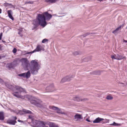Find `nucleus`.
<instances>
[{"label":"nucleus","mask_w":127,"mask_h":127,"mask_svg":"<svg viewBox=\"0 0 127 127\" xmlns=\"http://www.w3.org/2000/svg\"><path fill=\"white\" fill-rule=\"evenodd\" d=\"M22 65L25 70H28L30 67V71L32 74H37L38 71L40 68V66L37 62V60H32L31 62V65L29 63L28 61L26 58H23L21 59Z\"/></svg>","instance_id":"f257e3e1"},{"label":"nucleus","mask_w":127,"mask_h":127,"mask_svg":"<svg viewBox=\"0 0 127 127\" xmlns=\"http://www.w3.org/2000/svg\"><path fill=\"white\" fill-rule=\"evenodd\" d=\"M52 17V15L47 12H44L42 14H39L37 19L34 21L33 24L36 26L40 24L42 26L44 27L46 25V19L48 21Z\"/></svg>","instance_id":"f03ea898"},{"label":"nucleus","mask_w":127,"mask_h":127,"mask_svg":"<svg viewBox=\"0 0 127 127\" xmlns=\"http://www.w3.org/2000/svg\"><path fill=\"white\" fill-rule=\"evenodd\" d=\"M5 85L8 88L14 91L12 94L14 96L22 99L25 97V95L23 96L21 95V92H25V90L23 88L17 86H15L14 87L8 83H6Z\"/></svg>","instance_id":"7ed1b4c3"},{"label":"nucleus","mask_w":127,"mask_h":127,"mask_svg":"<svg viewBox=\"0 0 127 127\" xmlns=\"http://www.w3.org/2000/svg\"><path fill=\"white\" fill-rule=\"evenodd\" d=\"M32 123L34 127H48L46 125V123L43 121L35 120L33 121Z\"/></svg>","instance_id":"20e7f679"},{"label":"nucleus","mask_w":127,"mask_h":127,"mask_svg":"<svg viewBox=\"0 0 127 127\" xmlns=\"http://www.w3.org/2000/svg\"><path fill=\"white\" fill-rule=\"evenodd\" d=\"M42 102L40 99L37 98H35L34 100H31L30 101V102L32 104L39 107H41V104Z\"/></svg>","instance_id":"39448f33"},{"label":"nucleus","mask_w":127,"mask_h":127,"mask_svg":"<svg viewBox=\"0 0 127 127\" xmlns=\"http://www.w3.org/2000/svg\"><path fill=\"white\" fill-rule=\"evenodd\" d=\"M49 108L50 109L56 110L57 113H60L64 115L66 114V113L62 112L59 108L57 107L54 106H49Z\"/></svg>","instance_id":"423d86ee"},{"label":"nucleus","mask_w":127,"mask_h":127,"mask_svg":"<svg viewBox=\"0 0 127 127\" xmlns=\"http://www.w3.org/2000/svg\"><path fill=\"white\" fill-rule=\"evenodd\" d=\"M18 75L22 77H26L27 78H29L31 76L30 72V71H28L26 73L19 74H18Z\"/></svg>","instance_id":"0eeeda50"},{"label":"nucleus","mask_w":127,"mask_h":127,"mask_svg":"<svg viewBox=\"0 0 127 127\" xmlns=\"http://www.w3.org/2000/svg\"><path fill=\"white\" fill-rule=\"evenodd\" d=\"M44 49L40 45H38L36 48L33 51V52L40 51L42 50H44Z\"/></svg>","instance_id":"6e6552de"},{"label":"nucleus","mask_w":127,"mask_h":127,"mask_svg":"<svg viewBox=\"0 0 127 127\" xmlns=\"http://www.w3.org/2000/svg\"><path fill=\"white\" fill-rule=\"evenodd\" d=\"M83 117L82 115L78 114H76L74 116V120L75 121H77L80 119H82Z\"/></svg>","instance_id":"1a4fd4ad"},{"label":"nucleus","mask_w":127,"mask_h":127,"mask_svg":"<svg viewBox=\"0 0 127 127\" xmlns=\"http://www.w3.org/2000/svg\"><path fill=\"white\" fill-rule=\"evenodd\" d=\"M73 100L76 101H82L83 100H87V99L86 98H84L83 99H81V97L76 96L73 97Z\"/></svg>","instance_id":"9d476101"},{"label":"nucleus","mask_w":127,"mask_h":127,"mask_svg":"<svg viewBox=\"0 0 127 127\" xmlns=\"http://www.w3.org/2000/svg\"><path fill=\"white\" fill-rule=\"evenodd\" d=\"M105 120L104 119L98 117L93 122L94 123H99L100 122L103 120Z\"/></svg>","instance_id":"9b49d317"},{"label":"nucleus","mask_w":127,"mask_h":127,"mask_svg":"<svg viewBox=\"0 0 127 127\" xmlns=\"http://www.w3.org/2000/svg\"><path fill=\"white\" fill-rule=\"evenodd\" d=\"M7 13L9 17L12 20H13L14 18L12 15V11L11 10H8V11Z\"/></svg>","instance_id":"f8f14e48"},{"label":"nucleus","mask_w":127,"mask_h":127,"mask_svg":"<svg viewBox=\"0 0 127 127\" xmlns=\"http://www.w3.org/2000/svg\"><path fill=\"white\" fill-rule=\"evenodd\" d=\"M47 89L49 90L50 91V92L53 91L54 89L53 84H52L50 85L49 87H47Z\"/></svg>","instance_id":"ddd939ff"},{"label":"nucleus","mask_w":127,"mask_h":127,"mask_svg":"<svg viewBox=\"0 0 127 127\" xmlns=\"http://www.w3.org/2000/svg\"><path fill=\"white\" fill-rule=\"evenodd\" d=\"M120 55H114L111 56V57L112 59H117L118 60H120V59L119 58Z\"/></svg>","instance_id":"4468645a"},{"label":"nucleus","mask_w":127,"mask_h":127,"mask_svg":"<svg viewBox=\"0 0 127 127\" xmlns=\"http://www.w3.org/2000/svg\"><path fill=\"white\" fill-rule=\"evenodd\" d=\"M121 27L122 26H120L119 27L117 28L115 30L113 31L112 32V33L115 34H116L118 33V31L119 30H120Z\"/></svg>","instance_id":"2eb2a0df"},{"label":"nucleus","mask_w":127,"mask_h":127,"mask_svg":"<svg viewBox=\"0 0 127 127\" xmlns=\"http://www.w3.org/2000/svg\"><path fill=\"white\" fill-rule=\"evenodd\" d=\"M74 76L73 75H70L66 77L67 81H69L73 78Z\"/></svg>","instance_id":"dca6fc26"},{"label":"nucleus","mask_w":127,"mask_h":127,"mask_svg":"<svg viewBox=\"0 0 127 127\" xmlns=\"http://www.w3.org/2000/svg\"><path fill=\"white\" fill-rule=\"evenodd\" d=\"M16 122H17L16 121L12 120H10L8 121V123L9 124L12 125H15Z\"/></svg>","instance_id":"f3484780"},{"label":"nucleus","mask_w":127,"mask_h":127,"mask_svg":"<svg viewBox=\"0 0 127 127\" xmlns=\"http://www.w3.org/2000/svg\"><path fill=\"white\" fill-rule=\"evenodd\" d=\"M23 111L26 114H32V112L31 111L23 109Z\"/></svg>","instance_id":"a211bd4d"},{"label":"nucleus","mask_w":127,"mask_h":127,"mask_svg":"<svg viewBox=\"0 0 127 127\" xmlns=\"http://www.w3.org/2000/svg\"><path fill=\"white\" fill-rule=\"evenodd\" d=\"M58 1V0H45V1L49 3H53Z\"/></svg>","instance_id":"6ab92c4d"},{"label":"nucleus","mask_w":127,"mask_h":127,"mask_svg":"<svg viewBox=\"0 0 127 127\" xmlns=\"http://www.w3.org/2000/svg\"><path fill=\"white\" fill-rule=\"evenodd\" d=\"M4 118V115L3 113L0 112V120L3 121Z\"/></svg>","instance_id":"aec40b11"},{"label":"nucleus","mask_w":127,"mask_h":127,"mask_svg":"<svg viewBox=\"0 0 127 127\" xmlns=\"http://www.w3.org/2000/svg\"><path fill=\"white\" fill-rule=\"evenodd\" d=\"M49 127H58V126L56 124L52 123H50L49 124Z\"/></svg>","instance_id":"412c9836"},{"label":"nucleus","mask_w":127,"mask_h":127,"mask_svg":"<svg viewBox=\"0 0 127 127\" xmlns=\"http://www.w3.org/2000/svg\"><path fill=\"white\" fill-rule=\"evenodd\" d=\"M109 125H110L115 126H119L121 125V124H120L116 123L115 122H114L113 124H110Z\"/></svg>","instance_id":"4be33fe9"},{"label":"nucleus","mask_w":127,"mask_h":127,"mask_svg":"<svg viewBox=\"0 0 127 127\" xmlns=\"http://www.w3.org/2000/svg\"><path fill=\"white\" fill-rule=\"evenodd\" d=\"M31 114V115H29L28 119H31V120L32 121L33 119L34 114L33 113H32V114Z\"/></svg>","instance_id":"5701e85b"},{"label":"nucleus","mask_w":127,"mask_h":127,"mask_svg":"<svg viewBox=\"0 0 127 127\" xmlns=\"http://www.w3.org/2000/svg\"><path fill=\"white\" fill-rule=\"evenodd\" d=\"M106 98L107 100H111L113 99V97L111 95H109L107 96Z\"/></svg>","instance_id":"b1692460"},{"label":"nucleus","mask_w":127,"mask_h":127,"mask_svg":"<svg viewBox=\"0 0 127 127\" xmlns=\"http://www.w3.org/2000/svg\"><path fill=\"white\" fill-rule=\"evenodd\" d=\"M66 77L62 78L61 80V83H64V82L67 81Z\"/></svg>","instance_id":"393cba45"},{"label":"nucleus","mask_w":127,"mask_h":127,"mask_svg":"<svg viewBox=\"0 0 127 127\" xmlns=\"http://www.w3.org/2000/svg\"><path fill=\"white\" fill-rule=\"evenodd\" d=\"M48 40L46 39H43L42 41V43H44L45 42H48Z\"/></svg>","instance_id":"a878e982"},{"label":"nucleus","mask_w":127,"mask_h":127,"mask_svg":"<svg viewBox=\"0 0 127 127\" xmlns=\"http://www.w3.org/2000/svg\"><path fill=\"white\" fill-rule=\"evenodd\" d=\"M75 55H77L79 54V52L78 51H75L73 53Z\"/></svg>","instance_id":"bb28decb"},{"label":"nucleus","mask_w":127,"mask_h":127,"mask_svg":"<svg viewBox=\"0 0 127 127\" xmlns=\"http://www.w3.org/2000/svg\"><path fill=\"white\" fill-rule=\"evenodd\" d=\"M33 2L32 1H29L25 2V3L27 4H32Z\"/></svg>","instance_id":"cd10ccee"},{"label":"nucleus","mask_w":127,"mask_h":127,"mask_svg":"<svg viewBox=\"0 0 127 127\" xmlns=\"http://www.w3.org/2000/svg\"><path fill=\"white\" fill-rule=\"evenodd\" d=\"M119 58L120 59V60L123 59H126V57H123L122 56H119Z\"/></svg>","instance_id":"c85d7f7f"},{"label":"nucleus","mask_w":127,"mask_h":127,"mask_svg":"<svg viewBox=\"0 0 127 127\" xmlns=\"http://www.w3.org/2000/svg\"><path fill=\"white\" fill-rule=\"evenodd\" d=\"M97 72L95 71L93 72H92L91 74H98V73H97Z\"/></svg>","instance_id":"c756f323"},{"label":"nucleus","mask_w":127,"mask_h":127,"mask_svg":"<svg viewBox=\"0 0 127 127\" xmlns=\"http://www.w3.org/2000/svg\"><path fill=\"white\" fill-rule=\"evenodd\" d=\"M13 52L14 53H16L17 52V49L15 48H14L13 50Z\"/></svg>","instance_id":"7c9ffc66"},{"label":"nucleus","mask_w":127,"mask_h":127,"mask_svg":"<svg viewBox=\"0 0 127 127\" xmlns=\"http://www.w3.org/2000/svg\"><path fill=\"white\" fill-rule=\"evenodd\" d=\"M86 121H87V122L92 123V121H91L89 120L88 119H86Z\"/></svg>","instance_id":"2f4dec72"},{"label":"nucleus","mask_w":127,"mask_h":127,"mask_svg":"<svg viewBox=\"0 0 127 127\" xmlns=\"http://www.w3.org/2000/svg\"><path fill=\"white\" fill-rule=\"evenodd\" d=\"M2 35V32H1L0 33V40L1 39V37Z\"/></svg>","instance_id":"473e14b6"},{"label":"nucleus","mask_w":127,"mask_h":127,"mask_svg":"<svg viewBox=\"0 0 127 127\" xmlns=\"http://www.w3.org/2000/svg\"><path fill=\"white\" fill-rule=\"evenodd\" d=\"M3 82V81L1 78H0V83H2Z\"/></svg>","instance_id":"72a5a7b5"},{"label":"nucleus","mask_w":127,"mask_h":127,"mask_svg":"<svg viewBox=\"0 0 127 127\" xmlns=\"http://www.w3.org/2000/svg\"><path fill=\"white\" fill-rule=\"evenodd\" d=\"M34 52H32V51L31 52H27V53L26 54H32Z\"/></svg>","instance_id":"f704fd0d"},{"label":"nucleus","mask_w":127,"mask_h":127,"mask_svg":"<svg viewBox=\"0 0 127 127\" xmlns=\"http://www.w3.org/2000/svg\"><path fill=\"white\" fill-rule=\"evenodd\" d=\"M18 121L19 122H21V123H24V121H21L20 120H18Z\"/></svg>","instance_id":"c9c22d12"},{"label":"nucleus","mask_w":127,"mask_h":127,"mask_svg":"<svg viewBox=\"0 0 127 127\" xmlns=\"http://www.w3.org/2000/svg\"><path fill=\"white\" fill-rule=\"evenodd\" d=\"M12 118L15 120H16L17 119V118L16 117H12Z\"/></svg>","instance_id":"e433bc0d"},{"label":"nucleus","mask_w":127,"mask_h":127,"mask_svg":"<svg viewBox=\"0 0 127 127\" xmlns=\"http://www.w3.org/2000/svg\"><path fill=\"white\" fill-rule=\"evenodd\" d=\"M105 120L107 121V122H106V123H108L109 122V120L105 119Z\"/></svg>","instance_id":"4c0bfd02"},{"label":"nucleus","mask_w":127,"mask_h":127,"mask_svg":"<svg viewBox=\"0 0 127 127\" xmlns=\"http://www.w3.org/2000/svg\"><path fill=\"white\" fill-rule=\"evenodd\" d=\"M20 32H21L22 31V29H20Z\"/></svg>","instance_id":"58836bf2"},{"label":"nucleus","mask_w":127,"mask_h":127,"mask_svg":"<svg viewBox=\"0 0 127 127\" xmlns=\"http://www.w3.org/2000/svg\"><path fill=\"white\" fill-rule=\"evenodd\" d=\"M124 42H127V40H124Z\"/></svg>","instance_id":"ea45409f"},{"label":"nucleus","mask_w":127,"mask_h":127,"mask_svg":"<svg viewBox=\"0 0 127 127\" xmlns=\"http://www.w3.org/2000/svg\"><path fill=\"white\" fill-rule=\"evenodd\" d=\"M2 10L0 8V14L1 13Z\"/></svg>","instance_id":"a19ab883"},{"label":"nucleus","mask_w":127,"mask_h":127,"mask_svg":"<svg viewBox=\"0 0 127 127\" xmlns=\"http://www.w3.org/2000/svg\"><path fill=\"white\" fill-rule=\"evenodd\" d=\"M0 50H1V45H0Z\"/></svg>","instance_id":"79ce46f5"},{"label":"nucleus","mask_w":127,"mask_h":127,"mask_svg":"<svg viewBox=\"0 0 127 127\" xmlns=\"http://www.w3.org/2000/svg\"><path fill=\"white\" fill-rule=\"evenodd\" d=\"M119 84H124L123 83H119Z\"/></svg>","instance_id":"37998d69"},{"label":"nucleus","mask_w":127,"mask_h":127,"mask_svg":"<svg viewBox=\"0 0 127 127\" xmlns=\"http://www.w3.org/2000/svg\"><path fill=\"white\" fill-rule=\"evenodd\" d=\"M21 32H18V34H20V33Z\"/></svg>","instance_id":"c03bdc74"},{"label":"nucleus","mask_w":127,"mask_h":127,"mask_svg":"<svg viewBox=\"0 0 127 127\" xmlns=\"http://www.w3.org/2000/svg\"><path fill=\"white\" fill-rule=\"evenodd\" d=\"M1 57L0 56V59H1Z\"/></svg>","instance_id":"a18cd8bd"},{"label":"nucleus","mask_w":127,"mask_h":127,"mask_svg":"<svg viewBox=\"0 0 127 127\" xmlns=\"http://www.w3.org/2000/svg\"><path fill=\"white\" fill-rule=\"evenodd\" d=\"M11 111L12 112H14V111L13 110H11Z\"/></svg>","instance_id":"49530a36"},{"label":"nucleus","mask_w":127,"mask_h":127,"mask_svg":"<svg viewBox=\"0 0 127 127\" xmlns=\"http://www.w3.org/2000/svg\"><path fill=\"white\" fill-rule=\"evenodd\" d=\"M89 34H88V33H87V35H88Z\"/></svg>","instance_id":"de8ad7c7"},{"label":"nucleus","mask_w":127,"mask_h":127,"mask_svg":"<svg viewBox=\"0 0 127 127\" xmlns=\"http://www.w3.org/2000/svg\"><path fill=\"white\" fill-rule=\"evenodd\" d=\"M126 29H127V27H126Z\"/></svg>","instance_id":"09e8293b"}]
</instances>
